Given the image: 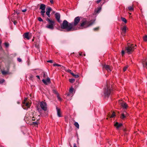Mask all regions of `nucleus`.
Returning a JSON list of instances; mask_svg holds the SVG:
<instances>
[{
  "mask_svg": "<svg viewBox=\"0 0 147 147\" xmlns=\"http://www.w3.org/2000/svg\"><path fill=\"white\" fill-rule=\"evenodd\" d=\"M40 106L43 110L45 111L47 110V104L45 102L43 101L41 102L40 104Z\"/></svg>",
  "mask_w": 147,
  "mask_h": 147,
  "instance_id": "obj_8",
  "label": "nucleus"
},
{
  "mask_svg": "<svg viewBox=\"0 0 147 147\" xmlns=\"http://www.w3.org/2000/svg\"><path fill=\"white\" fill-rule=\"evenodd\" d=\"M0 147H4L3 146H0Z\"/></svg>",
  "mask_w": 147,
  "mask_h": 147,
  "instance_id": "obj_60",
  "label": "nucleus"
},
{
  "mask_svg": "<svg viewBox=\"0 0 147 147\" xmlns=\"http://www.w3.org/2000/svg\"><path fill=\"white\" fill-rule=\"evenodd\" d=\"M4 45L6 48H8L9 46V44L8 42H5L4 43Z\"/></svg>",
  "mask_w": 147,
  "mask_h": 147,
  "instance_id": "obj_29",
  "label": "nucleus"
},
{
  "mask_svg": "<svg viewBox=\"0 0 147 147\" xmlns=\"http://www.w3.org/2000/svg\"><path fill=\"white\" fill-rule=\"evenodd\" d=\"M33 76H30V78H33Z\"/></svg>",
  "mask_w": 147,
  "mask_h": 147,
  "instance_id": "obj_58",
  "label": "nucleus"
},
{
  "mask_svg": "<svg viewBox=\"0 0 147 147\" xmlns=\"http://www.w3.org/2000/svg\"><path fill=\"white\" fill-rule=\"evenodd\" d=\"M115 112H113L112 113V115H111V113H109L108 115H107V116L108 117H110L111 118H113L115 117Z\"/></svg>",
  "mask_w": 147,
  "mask_h": 147,
  "instance_id": "obj_18",
  "label": "nucleus"
},
{
  "mask_svg": "<svg viewBox=\"0 0 147 147\" xmlns=\"http://www.w3.org/2000/svg\"><path fill=\"white\" fill-rule=\"evenodd\" d=\"M15 13H16L17 14V15L20 14V12L19 11L17 10L16 12L15 11Z\"/></svg>",
  "mask_w": 147,
  "mask_h": 147,
  "instance_id": "obj_45",
  "label": "nucleus"
},
{
  "mask_svg": "<svg viewBox=\"0 0 147 147\" xmlns=\"http://www.w3.org/2000/svg\"><path fill=\"white\" fill-rule=\"evenodd\" d=\"M133 44L131 45L128 43L127 44V46L125 47V49L126 52L129 54L131 53L136 48L133 46Z\"/></svg>",
  "mask_w": 147,
  "mask_h": 147,
  "instance_id": "obj_4",
  "label": "nucleus"
},
{
  "mask_svg": "<svg viewBox=\"0 0 147 147\" xmlns=\"http://www.w3.org/2000/svg\"><path fill=\"white\" fill-rule=\"evenodd\" d=\"M81 17L79 16H78L76 17L74 20V22H72L71 23L73 28H74V30H77L78 28L75 27L76 26L79 22L80 21V18Z\"/></svg>",
  "mask_w": 147,
  "mask_h": 147,
  "instance_id": "obj_5",
  "label": "nucleus"
},
{
  "mask_svg": "<svg viewBox=\"0 0 147 147\" xmlns=\"http://www.w3.org/2000/svg\"><path fill=\"white\" fill-rule=\"evenodd\" d=\"M71 24V23H69L66 20H64L61 24V27L62 29H65L67 32L74 31L75 28H73Z\"/></svg>",
  "mask_w": 147,
  "mask_h": 147,
  "instance_id": "obj_1",
  "label": "nucleus"
},
{
  "mask_svg": "<svg viewBox=\"0 0 147 147\" xmlns=\"http://www.w3.org/2000/svg\"><path fill=\"white\" fill-rule=\"evenodd\" d=\"M120 118L122 119H124L126 118V116L123 113H122L120 117Z\"/></svg>",
  "mask_w": 147,
  "mask_h": 147,
  "instance_id": "obj_24",
  "label": "nucleus"
},
{
  "mask_svg": "<svg viewBox=\"0 0 147 147\" xmlns=\"http://www.w3.org/2000/svg\"><path fill=\"white\" fill-rule=\"evenodd\" d=\"M43 82L45 85H47L51 83L50 80L49 78L48 77L46 80L43 79L42 80Z\"/></svg>",
  "mask_w": 147,
  "mask_h": 147,
  "instance_id": "obj_11",
  "label": "nucleus"
},
{
  "mask_svg": "<svg viewBox=\"0 0 147 147\" xmlns=\"http://www.w3.org/2000/svg\"><path fill=\"white\" fill-rule=\"evenodd\" d=\"M46 20L48 23L46 27L51 30H53L54 28V26L55 25V21L51 20L48 18H47Z\"/></svg>",
  "mask_w": 147,
  "mask_h": 147,
  "instance_id": "obj_3",
  "label": "nucleus"
},
{
  "mask_svg": "<svg viewBox=\"0 0 147 147\" xmlns=\"http://www.w3.org/2000/svg\"><path fill=\"white\" fill-rule=\"evenodd\" d=\"M84 56H86V54H84Z\"/></svg>",
  "mask_w": 147,
  "mask_h": 147,
  "instance_id": "obj_62",
  "label": "nucleus"
},
{
  "mask_svg": "<svg viewBox=\"0 0 147 147\" xmlns=\"http://www.w3.org/2000/svg\"><path fill=\"white\" fill-rule=\"evenodd\" d=\"M53 65V66H57L59 67V66H61V65L59 64H57V63L54 64Z\"/></svg>",
  "mask_w": 147,
  "mask_h": 147,
  "instance_id": "obj_36",
  "label": "nucleus"
},
{
  "mask_svg": "<svg viewBox=\"0 0 147 147\" xmlns=\"http://www.w3.org/2000/svg\"><path fill=\"white\" fill-rule=\"evenodd\" d=\"M71 75L75 78H78L79 77L78 75H75L74 73H71Z\"/></svg>",
  "mask_w": 147,
  "mask_h": 147,
  "instance_id": "obj_25",
  "label": "nucleus"
},
{
  "mask_svg": "<svg viewBox=\"0 0 147 147\" xmlns=\"http://www.w3.org/2000/svg\"><path fill=\"white\" fill-rule=\"evenodd\" d=\"M12 22H13L15 25H16L17 23V21L16 20H14L13 21H12Z\"/></svg>",
  "mask_w": 147,
  "mask_h": 147,
  "instance_id": "obj_43",
  "label": "nucleus"
},
{
  "mask_svg": "<svg viewBox=\"0 0 147 147\" xmlns=\"http://www.w3.org/2000/svg\"><path fill=\"white\" fill-rule=\"evenodd\" d=\"M55 17L57 20V21L60 23V14L59 13H56L55 15Z\"/></svg>",
  "mask_w": 147,
  "mask_h": 147,
  "instance_id": "obj_14",
  "label": "nucleus"
},
{
  "mask_svg": "<svg viewBox=\"0 0 147 147\" xmlns=\"http://www.w3.org/2000/svg\"><path fill=\"white\" fill-rule=\"evenodd\" d=\"M121 20L123 22L125 23H126L127 22V20L125 18L123 17L121 18Z\"/></svg>",
  "mask_w": 147,
  "mask_h": 147,
  "instance_id": "obj_22",
  "label": "nucleus"
},
{
  "mask_svg": "<svg viewBox=\"0 0 147 147\" xmlns=\"http://www.w3.org/2000/svg\"><path fill=\"white\" fill-rule=\"evenodd\" d=\"M33 114H34L33 113V112H31V114H30V115H32V117L33 116Z\"/></svg>",
  "mask_w": 147,
  "mask_h": 147,
  "instance_id": "obj_56",
  "label": "nucleus"
},
{
  "mask_svg": "<svg viewBox=\"0 0 147 147\" xmlns=\"http://www.w3.org/2000/svg\"><path fill=\"white\" fill-rule=\"evenodd\" d=\"M35 47H37L38 46L36 45H35Z\"/></svg>",
  "mask_w": 147,
  "mask_h": 147,
  "instance_id": "obj_59",
  "label": "nucleus"
},
{
  "mask_svg": "<svg viewBox=\"0 0 147 147\" xmlns=\"http://www.w3.org/2000/svg\"><path fill=\"white\" fill-rule=\"evenodd\" d=\"M47 11L49 12H50L52 10L51 8V7H48L47 8Z\"/></svg>",
  "mask_w": 147,
  "mask_h": 147,
  "instance_id": "obj_27",
  "label": "nucleus"
},
{
  "mask_svg": "<svg viewBox=\"0 0 147 147\" xmlns=\"http://www.w3.org/2000/svg\"><path fill=\"white\" fill-rule=\"evenodd\" d=\"M36 77L40 79V76H37Z\"/></svg>",
  "mask_w": 147,
  "mask_h": 147,
  "instance_id": "obj_57",
  "label": "nucleus"
},
{
  "mask_svg": "<svg viewBox=\"0 0 147 147\" xmlns=\"http://www.w3.org/2000/svg\"><path fill=\"white\" fill-rule=\"evenodd\" d=\"M45 11H41L40 12V13L41 15L43 17H44L45 16Z\"/></svg>",
  "mask_w": 147,
  "mask_h": 147,
  "instance_id": "obj_26",
  "label": "nucleus"
},
{
  "mask_svg": "<svg viewBox=\"0 0 147 147\" xmlns=\"http://www.w3.org/2000/svg\"><path fill=\"white\" fill-rule=\"evenodd\" d=\"M38 119H37L36 121L32 122V124L34 125L35 126H37L38 125Z\"/></svg>",
  "mask_w": 147,
  "mask_h": 147,
  "instance_id": "obj_20",
  "label": "nucleus"
},
{
  "mask_svg": "<svg viewBox=\"0 0 147 147\" xmlns=\"http://www.w3.org/2000/svg\"><path fill=\"white\" fill-rule=\"evenodd\" d=\"M111 92V89L107 84L106 87L105 88L104 90V94L105 96L108 97L110 95Z\"/></svg>",
  "mask_w": 147,
  "mask_h": 147,
  "instance_id": "obj_6",
  "label": "nucleus"
},
{
  "mask_svg": "<svg viewBox=\"0 0 147 147\" xmlns=\"http://www.w3.org/2000/svg\"><path fill=\"white\" fill-rule=\"evenodd\" d=\"M2 41L0 39V49H2V47L1 46V43Z\"/></svg>",
  "mask_w": 147,
  "mask_h": 147,
  "instance_id": "obj_48",
  "label": "nucleus"
},
{
  "mask_svg": "<svg viewBox=\"0 0 147 147\" xmlns=\"http://www.w3.org/2000/svg\"><path fill=\"white\" fill-rule=\"evenodd\" d=\"M5 82V80L4 79H2L0 80V84H2L3 83Z\"/></svg>",
  "mask_w": 147,
  "mask_h": 147,
  "instance_id": "obj_39",
  "label": "nucleus"
},
{
  "mask_svg": "<svg viewBox=\"0 0 147 147\" xmlns=\"http://www.w3.org/2000/svg\"><path fill=\"white\" fill-rule=\"evenodd\" d=\"M123 130H124V131H126V129H124Z\"/></svg>",
  "mask_w": 147,
  "mask_h": 147,
  "instance_id": "obj_61",
  "label": "nucleus"
},
{
  "mask_svg": "<svg viewBox=\"0 0 147 147\" xmlns=\"http://www.w3.org/2000/svg\"><path fill=\"white\" fill-rule=\"evenodd\" d=\"M101 7L98 8V9L96 10V13H98L100 12V11L101 10Z\"/></svg>",
  "mask_w": 147,
  "mask_h": 147,
  "instance_id": "obj_30",
  "label": "nucleus"
},
{
  "mask_svg": "<svg viewBox=\"0 0 147 147\" xmlns=\"http://www.w3.org/2000/svg\"><path fill=\"white\" fill-rule=\"evenodd\" d=\"M50 12H48L47 11L46 12V14L48 16V17H50Z\"/></svg>",
  "mask_w": 147,
  "mask_h": 147,
  "instance_id": "obj_40",
  "label": "nucleus"
},
{
  "mask_svg": "<svg viewBox=\"0 0 147 147\" xmlns=\"http://www.w3.org/2000/svg\"><path fill=\"white\" fill-rule=\"evenodd\" d=\"M101 1V0H98L97 1H96V2L97 3H99L100 1Z\"/></svg>",
  "mask_w": 147,
  "mask_h": 147,
  "instance_id": "obj_52",
  "label": "nucleus"
},
{
  "mask_svg": "<svg viewBox=\"0 0 147 147\" xmlns=\"http://www.w3.org/2000/svg\"><path fill=\"white\" fill-rule=\"evenodd\" d=\"M103 68L105 69L109 72L111 71L112 70V67L108 65L104 64L103 65Z\"/></svg>",
  "mask_w": 147,
  "mask_h": 147,
  "instance_id": "obj_7",
  "label": "nucleus"
},
{
  "mask_svg": "<svg viewBox=\"0 0 147 147\" xmlns=\"http://www.w3.org/2000/svg\"><path fill=\"white\" fill-rule=\"evenodd\" d=\"M38 20L40 22L43 21L42 19L40 17H38Z\"/></svg>",
  "mask_w": 147,
  "mask_h": 147,
  "instance_id": "obj_38",
  "label": "nucleus"
},
{
  "mask_svg": "<svg viewBox=\"0 0 147 147\" xmlns=\"http://www.w3.org/2000/svg\"><path fill=\"white\" fill-rule=\"evenodd\" d=\"M74 147H77L76 144L74 143Z\"/></svg>",
  "mask_w": 147,
  "mask_h": 147,
  "instance_id": "obj_55",
  "label": "nucleus"
},
{
  "mask_svg": "<svg viewBox=\"0 0 147 147\" xmlns=\"http://www.w3.org/2000/svg\"><path fill=\"white\" fill-rule=\"evenodd\" d=\"M121 29L122 30L121 34L123 36H124L126 32V26H124L122 28H121Z\"/></svg>",
  "mask_w": 147,
  "mask_h": 147,
  "instance_id": "obj_13",
  "label": "nucleus"
},
{
  "mask_svg": "<svg viewBox=\"0 0 147 147\" xmlns=\"http://www.w3.org/2000/svg\"><path fill=\"white\" fill-rule=\"evenodd\" d=\"M74 125L77 128H79V125L78 122H75L74 123Z\"/></svg>",
  "mask_w": 147,
  "mask_h": 147,
  "instance_id": "obj_21",
  "label": "nucleus"
},
{
  "mask_svg": "<svg viewBox=\"0 0 147 147\" xmlns=\"http://www.w3.org/2000/svg\"><path fill=\"white\" fill-rule=\"evenodd\" d=\"M128 67L127 66H126L124 67L123 69V71H125L126 70L127 68Z\"/></svg>",
  "mask_w": 147,
  "mask_h": 147,
  "instance_id": "obj_34",
  "label": "nucleus"
},
{
  "mask_svg": "<svg viewBox=\"0 0 147 147\" xmlns=\"http://www.w3.org/2000/svg\"><path fill=\"white\" fill-rule=\"evenodd\" d=\"M47 62L48 63H53V61L52 60H49L47 61Z\"/></svg>",
  "mask_w": 147,
  "mask_h": 147,
  "instance_id": "obj_46",
  "label": "nucleus"
},
{
  "mask_svg": "<svg viewBox=\"0 0 147 147\" xmlns=\"http://www.w3.org/2000/svg\"><path fill=\"white\" fill-rule=\"evenodd\" d=\"M125 54V51L123 50L121 51V54L122 56H123Z\"/></svg>",
  "mask_w": 147,
  "mask_h": 147,
  "instance_id": "obj_44",
  "label": "nucleus"
},
{
  "mask_svg": "<svg viewBox=\"0 0 147 147\" xmlns=\"http://www.w3.org/2000/svg\"><path fill=\"white\" fill-rule=\"evenodd\" d=\"M27 10L26 9H22V11L23 12H25Z\"/></svg>",
  "mask_w": 147,
  "mask_h": 147,
  "instance_id": "obj_49",
  "label": "nucleus"
},
{
  "mask_svg": "<svg viewBox=\"0 0 147 147\" xmlns=\"http://www.w3.org/2000/svg\"><path fill=\"white\" fill-rule=\"evenodd\" d=\"M135 46H136V45H135Z\"/></svg>",
  "mask_w": 147,
  "mask_h": 147,
  "instance_id": "obj_64",
  "label": "nucleus"
},
{
  "mask_svg": "<svg viewBox=\"0 0 147 147\" xmlns=\"http://www.w3.org/2000/svg\"><path fill=\"white\" fill-rule=\"evenodd\" d=\"M17 60L19 62H21L22 61L21 59L19 58H17Z\"/></svg>",
  "mask_w": 147,
  "mask_h": 147,
  "instance_id": "obj_47",
  "label": "nucleus"
},
{
  "mask_svg": "<svg viewBox=\"0 0 147 147\" xmlns=\"http://www.w3.org/2000/svg\"><path fill=\"white\" fill-rule=\"evenodd\" d=\"M42 74H43V75H42L43 77L44 78H45L46 77V73L45 72H43Z\"/></svg>",
  "mask_w": 147,
  "mask_h": 147,
  "instance_id": "obj_41",
  "label": "nucleus"
},
{
  "mask_svg": "<svg viewBox=\"0 0 147 147\" xmlns=\"http://www.w3.org/2000/svg\"><path fill=\"white\" fill-rule=\"evenodd\" d=\"M57 97L58 98V99L60 100H61V98H60V97L59 96V94H58L57 95Z\"/></svg>",
  "mask_w": 147,
  "mask_h": 147,
  "instance_id": "obj_42",
  "label": "nucleus"
},
{
  "mask_svg": "<svg viewBox=\"0 0 147 147\" xmlns=\"http://www.w3.org/2000/svg\"><path fill=\"white\" fill-rule=\"evenodd\" d=\"M142 63L143 67L147 69V58L143 59Z\"/></svg>",
  "mask_w": 147,
  "mask_h": 147,
  "instance_id": "obj_10",
  "label": "nucleus"
},
{
  "mask_svg": "<svg viewBox=\"0 0 147 147\" xmlns=\"http://www.w3.org/2000/svg\"><path fill=\"white\" fill-rule=\"evenodd\" d=\"M2 74L3 75H5L8 73V71H3L1 72Z\"/></svg>",
  "mask_w": 147,
  "mask_h": 147,
  "instance_id": "obj_23",
  "label": "nucleus"
},
{
  "mask_svg": "<svg viewBox=\"0 0 147 147\" xmlns=\"http://www.w3.org/2000/svg\"><path fill=\"white\" fill-rule=\"evenodd\" d=\"M99 29V27H97L96 28H95L93 29V30L94 31H96L98 30Z\"/></svg>",
  "mask_w": 147,
  "mask_h": 147,
  "instance_id": "obj_37",
  "label": "nucleus"
},
{
  "mask_svg": "<svg viewBox=\"0 0 147 147\" xmlns=\"http://www.w3.org/2000/svg\"><path fill=\"white\" fill-rule=\"evenodd\" d=\"M143 39L144 41H147V35H146L143 38Z\"/></svg>",
  "mask_w": 147,
  "mask_h": 147,
  "instance_id": "obj_35",
  "label": "nucleus"
},
{
  "mask_svg": "<svg viewBox=\"0 0 147 147\" xmlns=\"http://www.w3.org/2000/svg\"><path fill=\"white\" fill-rule=\"evenodd\" d=\"M56 109L57 110V116L59 117H62V116L61 113V110L60 109H59L58 107H56Z\"/></svg>",
  "mask_w": 147,
  "mask_h": 147,
  "instance_id": "obj_16",
  "label": "nucleus"
},
{
  "mask_svg": "<svg viewBox=\"0 0 147 147\" xmlns=\"http://www.w3.org/2000/svg\"><path fill=\"white\" fill-rule=\"evenodd\" d=\"M46 8V5H45L43 4H40V9L42 10L41 11H45Z\"/></svg>",
  "mask_w": 147,
  "mask_h": 147,
  "instance_id": "obj_17",
  "label": "nucleus"
},
{
  "mask_svg": "<svg viewBox=\"0 0 147 147\" xmlns=\"http://www.w3.org/2000/svg\"><path fill=\"white\" fill-rule=\"evenodd\" d=\"M24 36L25 38H26L28 40L30 39L29 36V33L28 32H26L24 33Z\"/></svg>",
  "mask_w": 147,
  "mask_h": 147,
  "instance_id": "obj_19",
  "label": "nucleus"
},
{
  "mask_svg": "<svg viewBox=\"0 0 147 147\" xmlns=\"http://www.w3.org/2000/svg\"><path fill=\"white\" fill-rule=\"evenodd\" d=\"M74 89L72 88H71L69 89V92L70 93H72L73 92Z\"/></svg>",
  "mask_w": 147,
  "mask_h": 147,
  "instance_id": "obj_32",
  "label": "nucleus"
},
{
  "mask_svg": "<svg viewBox=\"0 0 147 147\" xmlns=\"http://www.w3.org/2000/svg\"><path fill=\"white\" fill-rule=\"evenodd\" d=\"M53 93H54L55 94H56L57 95L58 94H59L58 92L56 91V90L55 89H53Z\"/></svg>",
  "mask_w": 147,
  "mask_h": 147,
  "instance_id": "obj_31",
  "label": "nucleus"
},
{
  "mask_svg": "<svg viewBox=\"0 0 147 147\" xmlns=\"http://www.w3.org/2000/svg\"><path fill=\"white\" fill-rule=\"evenodd\" d=\"M95 21L94 20H93L88 21L85 19H84L82 21H81L80 26L84 28H86L94 24Z\"/></svg>",
  "mask_w": 147,
  "mask_h": 147,
  "instance_id": "obj_2",
  "label": "nucleus"
},
{
  "mask_svg": "<svg viewBox=\"0 0 147 147\" xmlns=\"http://www.w3.org/2000/svg\"><path fill=\"white\" fill-rule=\"evenodd\" d=\"M68 72H69L71 74V73H73L71 71V70H69V69L68 70Z\"/></svg>",
  "mask_w": 147,
  "mask_h": 147,
  "instance_id": "obj_50",
  "label": "nucleus"
},
{
  "mask_svg": "<svg viewBox=\"0 0 147 147\" xmlns=\"http://www.w3.org/2000/svg\"><path fill=\"white\" fill-rule=\"evenodd\" d=\"M119 102L121 106L123 108L126 109L128 107L127 105L126 102H125L121 100L119 101Z\"/></svg>",
  "mask_w": 147,
  "mask_h": 147,
  "instance_id": "obj_9",
  "label": "nucleus"
},
{
  "mask_svg": "<svg viewBox=\"0 0 147 147\" xmlns=\"http://www.w3.org/2000/svg\"><path fill=\"white\" fill-rule=\"evenodd\" d=\"M122 125V123H119L117 122H116L114 125L116 127L117 129H119Z\"/></svg>",
  "mask_w": 147,
  "mask_h": 147,
  "instance_id": "obj_15",
  "label": "nucleus"
},
{
  "mask_svg": "<svg viewBox=\"0 0 147 147\" xmlns=\"http://www.w3.org/2000/svg\"><path fill=\"white\" fill-rule=\"evenodd\" d=\"M79 54L80 56H82V53L81 52H79Z\"/></svg>",
  "mask_w": 147,
  "mask_h": 147,
  "instance_id": "obj_51",
  "label": "nucleus"
},
{
  "mask_svg": "<svg viewBox=\"0 0 147 147\" xmlns=\"http://www.w3.org/2000/svg\"><path fill=\"white\" fill-rule=\"evenodd\" d=\"M33 117H32V121H35V118H34V116H33Z\"/></svg>",
  "mask_w": 147,
  "mask_h": 147,
  "instance_id": "obj_54",
  "label": "nucleus"
},
{
  "mask_svg": "<svg viewBox=\"0 0 147 147\" xmlns=\"http://www.w3.org/2000/svg\"><path fill=\"white\" fill-rule=\"evenodd\" d=\"M23 104L25 105V107H24V105L22 106V107L24 109H26V107H27V108H29L30 106V103L29 102H26L25 101L24 102H23Z\"/></svg>",
  "mask_w": 147,
  "mask_h": 147,
  "instance_id": "obj_12",
  "label": "nucleus"
},
{
  "mask_svg": "<svg viewBox=\"0 0 147 147\" xmlns=\"http://www.w3.org/2000/svg\"><path fill=\"white\" fill-rule=\"evenodd\" d=\"M69 81L71 83H73L75 81V80L74 78H71L69 79Z\"/></svg>",
  "mask_w": 147,
  "mask_h": 147,
  "instance_id": "obj_28",
  "label": "nucleus"
},
{
  "mask_svg": "<svg viewBox=\"0 0 147 147\" xmlns=\"http://www.w3.org/2000/svg\"><path fill=\"white\" fill-rule=\"evenodd\" d=\"M128 9L129 10H133V7L131 6H130L128 7Z\"/></svg>",
  "mask_w": 147,
  "mask_h": 147,
  "instance_id": "obj_33",
  "label": "nucleus"
},
{
  "mask_svg": "<svg viewBox=\"0 0 147 147\" xmlns=\"http://www.w3.org/2000/svg\"><path fill=\"white\" fill-rule=\"evenodd\" d=\"M32 41H34V39H32Z\"/></svg>",
  "mask_w": 147,
  "mask_h": 147,
  "instance_id": "obj_63",
  "label": "nucleus"
},
{
  "mask_svg": "<svg viewBox=\"0 0 147 147\" xmlns=\"http://www.w3.org/2000/svg\"><path fill=\"white\" fill-rule=\"evenodd\" d=\"M50 2L51 4H53V0H50Z\"/></svg>",
  "mask_w": 147,
  "mask_h": 147,
  "instance_id": "obj_53",
  "label": "nucleus"
}]
</instances>
